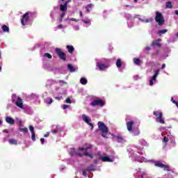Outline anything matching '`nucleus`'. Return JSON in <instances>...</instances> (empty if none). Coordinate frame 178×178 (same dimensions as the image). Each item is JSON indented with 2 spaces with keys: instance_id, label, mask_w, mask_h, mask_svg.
<instances>
[{
  "instance_id": "f257e3e1",
  "label": "nucleus",
  "mask_w": 178,
  "mask_h": 178,
  "mask_svg": "<svg viewBox=\"0 0 178 178\" xmlns=\"http://www.w3.org/2000/svg\"><path fill=\"white\" fill-rule=\"evenodd\" d=\"M97 126L99 130H101L102 131V137H103V138H108V137H106V134H108L109 129H108V127H106L105 123L99 121L97 123Z\"/></svg>"
},
{
  "instance_id": "f03ea898",
  "label": "nucleus",
  "mask_w": 178,
  "mask_h": 178,
  "mask_svg": "<svg viewBox=\"0 0 178 178\" xmlns=\"http://www.w3.org/2000/svg\"><path fill=\"white\" fill-rule=\"evenodd\" d=\"M155 20L158 23L159 26H163L165 24V19L163 15L159 12H156Z\"/></svg>"
},
{
  "instance_id": "7ed1b4c3",
  "label": "nucleus",
  "mask_w": 178,
  "mask_h": 178,
  "mask_svg": "<svg viewBox=\"0 0 178 178\" xmlns=\"http://www.w3.org/2000/svg\"><path fill=\"white\" fill-rule=\"evenodd\" d=\"M55 52L58 55V58L61 59V60H63V62L66 61V54L62 51L60 48H56Z\"/></svg>"
},
{
  "instance_id": "20e7f679",
  "label": "nucleus",
  "mask_w": 178,
  "mask_h": 178,
  "mask_svg": "<svg viewBox=\"0 0 178 178\" xmlns=\"http://www.w3.org/2000/svg\"><path fill=\"white\" fill-rule=\"evenodd\" d=\"M30 13L26 12L24 15L22 16V18L21 19V24L22 26H26L30 22Z\"/></svg>"
},
{
  "instance_id": "39448f33",
  "label": "nucleus",
  "mask_w": 178,
  "mask_h": 178,
  "mask_svg": "<svg viewBox=\"0 0 178 178\" xmlns=\"http://www.w3.org/2000/svg\"><path fill=\"white\" fill-rule=\"evenodd\" d=\"M90 105L92 106H101V107H102V106H105V103L102 99H95V100H93L90 103Z\"/></svg>"
},
{
  "instance_id": "423d86ee",
  "label": "nucleus",
  "mask_w": 178,
  "mask_h": 178,
  "mask_svg": "<svg viewBox=\"0 0 178 178\" xmlns=\"http://www.w3.org/2000/svg\"><path fill=\"white\" fill-rule=\"evenodd\" d=\"M154 165L155 166H157V168H161V169H163V170H167V172H172V170H170V167L168 165H165L161 163H156Z\"/></svg>"
},
{
  "instance_id": "0eeeda50",
  "label": "nucleus",
  "mask_w": 178,
  "mask_h": 178,
  "mask_svg": "<svg viewBox=\"0 0 178 178\" xmlns=\"http://www.w3.org/2000/svg\"><path fill=\"white\" fill-rule=\"evenodd\" d=\"M82 118H83V122H86V123H87V124H88V126H90L91 130H93L94 124L90 122L91 119L88 118V117H87V115H86L85 114L82 115Z\"/></svg>"
},
{
  "instance_id": "6e6552de",
  "label": "nucleus",
  "mask_w": 178,
  "mask_h": 178,
  "mask_svg": "<svg viewBox=\"0 0 178 178\" xmlns=\"http://www.w3.org/2000/svg\"><path fill=\"white\" fill-rule=\"evenodd\" d=\"M97 67H98V69L100 70L101 71H104V70H106V69L109 67V65L108 64L97 63Z\"/></svg>"
},
{
  "instance_id": "1a4fd4ad",
  "label": "nucleus",
  "mask_w": 178,
  "mask_h": 178,
  "mask_svg": "<svg viewBox=\"0 0 178 178\" xmlns=\"http://www.w3.org/2000/svg\"><path fill=\"white\" fill-rule=\"evenodd\" d=\"M15 105L18 106V108H21V109H23V99L22 97H18L17 101L15 102Z\"/></svg>"
},
{
  "instance_id": "9d476101",
  "label": "nucleus",
  "mask_w": 178,
  "mask_h": 178,
  "mask_svg": "<svg viewBox=\"0 0 178 178\" xmlns=\"http://www.w3.org/2000/svg\"><path fill=\"white\" fill-rule=\"evenodd\" d=\"M134 125V121H129L127 122V129L129 133L133 131V126Z\"/></svg>"
},
{
  "instance_id": "9b49d317",
  "label": "nucleus",
  "mask_w": 178,
  "mask_h": 178,
  "mask_svg": "<svg viewBox=\"0 0 178 178\" xmlns=\"http://www.w3.org/2000/svg\"><path fill=\"white\" fill-rule=\"evenodd\" d=\"M161 41H162V39L161 38H159V39H156V40H154L152 43V47H161Z\"/></svg>"
},
{
  "instance_id": "f8f14e48",
  "label": "nucleus",
  "mask_w": 178,
  "mask_h": 178,
  "mask_svg": "<svg viewBox=\"0 0 178 178\" xmlns=\"http://www.w3.org/2000/svg\"><path fill=\"white\" fill-rule=\"evenodd\" d=\"M67 3H69V1H65L63 5H60V10H61V12H66V10H67Z\"/></svg>"
},
{
  "instance_id": "ddd939ff",
  "label": "nucleus",
  "mask_w": 178,
  "mask_h": 178,
  "mask_svg": "<svg viewBox=\"0 0 178 178\" xmlns=\"http://www.w3.org/2000/svg\"><path fill=\"white\" fill-rule=\"evenodd\" d=\"M156 122L157 123H161V124H165V120H163V115H160L156 118Z\"/></svg>"
},
{
  "instance_id": "4468645a",
  "label": "nucleus",
  "mask_w": 178,
  "mask_h": 178,
  "mask_svg": "<svg viewBox=\"0 0 178 178\" xmlns=\"http://www.w3.org/2000/svg\"><path fill=\"white\" fill-rule=\"evenodd\" d=\"M6 122L8 123V124H15V120L10 117H6Z\"/></svg>"
},
{
  "instance_id": "2eb2a0df",
  "label": "nucleus",
  "mask_w": 178,
  "mask_h": 178,
  "mask_svg": "<svg viewBox=\"0 0 178 178\" xmlns=\"http://www.w3.org/2000/svg\"><path fill=\"white\" fill-rule=\"evenodd\" d=\"M94 170H95V169L92 167V169L83 170L82 173L83 175L85 176V177H87V172H94Z\"/></svg>"
},
{
  "instance_id": "dca6fc26",
  "label": "nucleus",
  "mask_w": 178,
  "mask_h": 178,
  "mask_svg": "<svg viewBox=\"0 0 178 178\" xmlns=\"http://www.w3.org/2000/svg\"><path fill=\"white\" fill-rule=\"evenodd\" d=\"M131 133H133V136H140V129L136 128V129H132V131H131Z\"/></svg>"
},
{
  "instance_id": "f3484780",
  "label": "nucleus",
  "mask_w": 178,
  "mask_h": 178,
  "mask_svg": "<svg viewBox=\"0 0 178 178\" xmlns=\"http://www.w3.org/2000/svg\"><path fill=\"white\" fill-rule=\"evenodd\" d=\"M101 159L103 162H113V160L111 159L109 156H103Z\"/></svg>"
},
{
  "instance_id": "a211bd4d",
  "label": "nucleus",
  "mask_w": 178,
  "mask_h": 178,
  "mask_svg": "<svg viewBox=\"0 0 178 178\" xmlns=\"http://www.w3.org/2000/svg\"><path fill=\"white\" fill-rule=\"evenodd\" d=\"M67 49L69 54H73V51H74V47H73L72 45H67Z\"/></svg>"
},
{
  "instance_id": "6ab92c4d",
  "label": "nucleus",
  "mask_w": 178,
  "mask_h": 178,
  "mask_svg": "<svg viewBox=\"0 0 178 178\" xmlns=\"http://www.w3.org/2000/svg\"><path fill=\"white\" fill-rule=\"evenodd\" d=\"M153 115H154V116L156 118H159V116H163V113L161 111H154Z\"/></svg>"
},
{
  "instance_id": "aec40b11",
  "label": "nucleus",
  "mask_w": 178,
  "mask_h": 178,
  "mask_svg": "<svg viewBox=\"0 0 178 178\" xmlns=\"http://www.w3.org/2000/svg\"><path fill=\"white\" fill-rule=\"evenodd\" d=\"M1 29L3 33H9V26L4 24L2 26Z\"/></svg>"
},
{
  "instance_id": "412c9836",
  "label": "nucleus",
  "mask_w": 178,
  "mask_h": 178,
  "mask_svg": "<svg viewBox=\"0 0 178 178\" xmlns=\"http://www.w3.org/2000/svg\"><path fill=\"white\" fill-rule=\"evenodd\" d=\"M80 83L83 86H86V84H87V83H88V81H87V79H86V78H81Z\"/></svg>"
},
{
  "instance_id": "4be33fe9",
  "label": "nucleus",
  "mask_w": 178,
  "mask_h": 178,
  "mask_svg": "<svg viewBox=\"0 0 178 178\" xmlns=\"http://www.w3.org/2000/svg\"><path fill=\"white\" fill-rule=\"evenodd\" d=\"M67 67L71 73H73V72H76L74 67H73L72 64H68Z\"/></svg>"
},
{
  "instance_id": "5701e85b",
  "label": "nucleus",
  "mask_w": 178,
  "mask_h": 178,
  "mask_svg": "<svg viewBox=\"0 0 178 178\" xmlns=\"http://www.w3.org/2000/svg\"><path fill=\"white\" fill-rule=\"evenodd\" d=\"M168 143H169V138H168V136H164L163 138V143L164 144L165 147L168 145Z\"/></svg>"
},
{
  "instance_id": "b1692460",
  "label": "nucleus",
  "mask_w": 178,
  "mask_h": 178,
  "mask_svg": "<svg viewBox=\"0 0 178 178\" xmlns=\"http://www.w3.org/2000/svg\"><path fill=\"white\" fill-rule=\"evenodd\" d=\"M117 67H118V69H120V67H122V60L120 59H118L115 63Z\"/></svg>"
},
{
  "instance_id": "393cba45",
  "label": "nucleus",
  "mask_w": 178,
  "mask_h": 178,
  "mask_svg": "<svg viewBox=\"0 0 178 178\" xmlns=\"http://www.w3.org/2000/svg\"><path fill=\"white\" fill-rule=\"evenodd\" d=\"M18 130H19V131H21L22 133H29V129H27V127L19 128Z\"/></svg>"
},
{
  "instance_id": "a878e982",
  "label": "nucleus",
  "mask_w": 178,
  "mask_h": 178,
  "mask_svg": "<svg viewBox=\"0 0 178 178\" xmlns=\"http://www.w3.org/2000/svg\"><path fill=\"white\" fill-rule=\"evenodd\" d=\"M9 143L11 145H17V140H16L15 139H13V138L10 139Z\"/></svg>"
},
{
  "instance_id": "bb28decb",
  "label": "nucleus",
  "mask_w": 178,
  "mask_h": 178,
  "mask_svg": "<svg viewBox=\"0 0 178 178\" xmlns=\"http://www.w3.org/2000/svg\"><path fill=\"white\" fill-rule=\"evenodd\" d=\"M165 7L168 9H172V8H173V6H172V2L170 1L166 2Z\"/></svg>"
},
{
  "instance_id": "cd10ccee",
  "label": "nucleus",
  "mask_w": 178,
  "mask_h": 178,
  "mask_svg": "<svg viewBox=\"0 0 178 178\" xmlns=\"http://www.w3.org/2000/svg\"><path fill=\"white\" fill-rule=\"evenodd\" d=\"M134 62L135 65H141V60L139 58H134Z\"/></svg>"
},
{
  "instance_id": "c85d7f7f",
  "label": "nucleus",
  "mask_w": 178,
  "mask_h": 178,
  "mask_svg": "<svg viewBox=\"0 0 178 178\" xmlns=\"http://www.w3.org/2000/svg\"><path fill=\"white\" fill-rule=\"evenodd\" d=\"M166 33H168V29H163V30L159 31L158 34L159 35H162V34H165Z\"/></svg>"
},
{
  "instance_id": "c756f323",
  "label": "nucleus",
  "mask_w": 178,
  "mask_h": 178,
  "mask_svg": "<svg viewBox=\"0 0 178 178\" xmlns=\"http://www.w3.org/2000/svg\"><path fill=\"white\" fill-rule=\"evenodd\" d=\"M65 15H66V11H63L60 15V22H62L63 20V18L65 17Z\"/></svg>"
},
{
  "instance_id": "7c9ffc66",
  "label": "nucleus",
  "mask_w": 178,
  "mask_h": 178,
  "mask_svg": "<svg viewBox=\"0 0 178 178\" xmlns=\"http://www.w3.org/2000/svg\"><path fill=\"white\" fill-rule=\"evenodd\" d=\"M115 138H117V140H118V141L119 142V143H122V141H123V137H122V136H115Z\"/></svg>"
},
{
  "instance_id": "2f4dec72",
  "label": "nucleus",
  "mask_w": 178,
  "mask_h": 178,
  "mask_svg": "<svg viewBox=\"0 0 178 178\" xmlns=\"http://www.w3.org/2000/svg\"><path fill=\"white\" fill-rule=\"evenodd\" d=\"M44 56H46L47 58H48V59H52V55L49 53H45Z\"/></svg>"
},
{
  "instance_id": "473e14b6",
  "label": "nucleus",
  "mask_w": 178,
  "mask_h": 178,
  "mask_svg": "<svg viewBox=\"0 0 178 178\" xmlns=\"http://www.w3.org/2000/svg\"><path fill=\"white\" fill-rule=\"evenodd\" d=\"M31 134L32 141H35V132H32Z\"/></svg>"
},
{
  "instance_id": "72a5a7b5",
  "label": "nucleus",
  "mask_w": 178,
  "mask_h": 178,
  "mask_svg": "<svg viewBox=\"0 0 178 178\" xmlns=\"http://www.w3.org/2000/svg\"><path fill=\"white\" fill-rule=\"evenodd\" d=\"M82 22L85 23V24H90V23H91V21L90 19L88 20L82 19Z\"/></svg>"
},
{
  "instance_id": "f704fd0d",
  "label": "nucleus",
  "mask_w": 178,
  "mask_h": 178,
  "mask_svg": "<svg viewBox=\"0 0 178 178\" xmlns=\"http://www.w3.org/2000/svg\"><path fill=\"white\" fill-rule=\"evenodd\" d=\"M29 130L31 133H34V127L33 125L29 126Z\"/></svg>"
},
{
  "instance_id": "c9c22d12",
  "label": "nucleus",
  "mask_w": 178,
  "mask_h": 178,
  "mask_svg": "<svg viewBox=\"0 0 178 178\" xmlns=\"http://www.w3.org/2000/svg\"><path fill=\"white\" fill-rule=\"evenodd\" d=\"M65 102L67 104H72V100L70 99V98H67Z\"/></svg>"
},
{
  "instance_id": "e433bc0d",
  "label": "nucleus",
  "mask_w": 178,
  "mask_h": 178,
  "mask_svg": "<svg viewBox=\"0 0 178 178\" xmlns=\"http://www.w3.org/2000/svg\"><path fill=\"white\" fill-rule=\"evenodd\" d=\"M85 148V151H88V149H90L91 148H92V145H89L88 147H84Z\"/></svg>"
},
{
  "instance_id": "4c0bfd02",
  "label": "nucleus",
  "mask_w": 178,
  "mask_h": 178,
  "mask_svg": "<svg viewBox=\"0 0 178 178\" xmlns=\"http://www.w3.org/2000/svg\"><path fill=\"white\" fill-rule=\"evenodd\" d=\"M159 72H161V70H157L155 72L154 76H158V75L159 74Z\"/></svg>"
},
{
  "instance_id": "58836bf2",
  "label": "nucleus",
  "mask_w": 178,
  "mask_h": 178,
  "mask_svg": "<svg viewBox=\"0 0 178 178\" xmlns=\"http://www.w3.org/2000/svg\"><path fill=\"white\" fill-rule=\"evenodd\" d=\"M159 72H161V70H157L155 72L154 76H158V75L159 74Z\"/></svg>"
},
{
  "instance_id": "ea45409f",
  "label": "nucleus",
  "mask_w": 178,
  "mask_h": 178,
  "mask_svg": "<svg viewBox=\"0 0 178 178\" xmlns=\"http://www.w3.org/2000/svg\"><path fill=\"white\" fill-rule=\"evenodd\" d=\"M92 3H90V4H88L86 8H88V9H91V8H92Z\"/></svg>"
},
{
  "instance_id": "a19ab883",
  "label": "nucleus",
  "mask_w": 178,
  "mask_h": 178,
  "mask_svg": "<svg viewBox=\"0 0 178 178\" xmlns=\"http://www.w3.org/2000/svg\"><path fill=\"white\" fill-rule=\"evenodd\" d=\"M69 105H66V104H64L63 106V109H67V108H69Z\"/></svg>"
},
{
  "instance_id": "79ce46f5",
  "label": "nucleus",
  "mask_w": 178,
  "mask_h": 178,
  "mask_svg": "<svg viewBox=\"0 0 178 178\" xmlns=\"http://www.w3.org/2000/svg\"><path fill=\"white\" fill-rule=\"evenodd\" d=\"M40 141L42 144H44V143H45V139L44 138H41Z\"/></svg>"
},
{
  "instance_id": "37998d69",
  "label": "nucleus",
  "mask_w": 178,
  "mask_h": 178,
  "mask_svg": "<svg viewBox=\"0 0 178 178\" xmlns=\"http://www.w3.org/2000/svg\"><path fill=\"white\" fill-rule=\"evenodd\" d=\"M149 86H154V80L150 79V81H149Z\"/></svg>"
},
{
  "instance_id": "c03bdc74",
  "label": "nucleus",
  "mask_w": 178,
  "mask_h": 178,
  "mask_svg": "<svg viewBox=\"0 0 178 178\" xmlns=\"http://www.w3.org/2000/svg\"><path fill=\"white\" fill-rule=\"evenodd\" d=\"M54 102V99H50L49 102L47 103L48 105H51V104H52Z\"/></svg>"
},
{
  "instance_id": "a18cd8bd",
  "label": "nucleus",
  "mask_w": 178,
  "mask_h": 178,
  "mask_svg": "<svg viewBox=\"0 0 178 178\" xmlns=\"http://www.w3.org/2000/svg\"><path fill=\"white\" fill-rule=\"evenodd\" d=\"M78 149L79 151H86L85 147H79Z\"/></svg>"
},
{
  "instance_id": "49530a36",
  "label": "nucleus",
  "mask_w": 178,
  "mask_h": 178,
  "mask_svg": "<svg viewBox=\"0 0 178 178\" xmlns=\"http://www.w3.org/2000/svg\"><path fill=\"white\" fill-rule=\"evenodd\" d=\"M90 153H88V152H84L83 153V155H86V156H90Z\"/></svg>"
},
{
  "instance_id": "de8ad7c7",
  "label": "nucleus",
  "mask_w": 178,
  "mask_h": 178,
  "mask_svg": "<svg viewBox=\"0 0 178 178\" xmlns=\"http://www.w3.org/2000/svg\"><path fill=\"white\" fill-rule=\"evenodd\" d=\"M86 10L87 13H90V12H91V10L90 8H88L87 7H86Z\"/></svg>"
},
{
  "instance_id": "09e8293b",
  "label": "nucleus",
  "mask_w": 178,
  "mask_h": 178,
  "mask_svg": "<svg viewBox=\"0 0 178 178\" xmlns=\"http://www.w3.org/2000/svg\"><path fill=\"white\" fill-rule=\"evenodd\" d=\"M156 77H158V76H156V75H153L152 80H153V81L156 80Z\"/></svg>"
},
{
  "instance_id": "8fccbe9b",
  "label": "nucleus",
  "mask_w": 178,
  "mask_h": 178,
  "mask_svg": "<svg viewBox=\"0 0 178 178\" xmlns=\"http://www.w3.org/2000/svg\"><path fill=\"white\" fill-rule=\"evenodd\" d=\"M76 155H78V156H80L81 158H83V154L81 153H76Z\"/></svg>"
},
{
  "instance_id": "3c124183",
  "label": "nucleus",
  "mask_w": 178,
  "mask_h": 178,
  "mask_svg": "<svg viewBox=\"0 0 178 178\" xmlns=\"http://www.w3.org/2000/svg\"><path fill=\"white\" fill-rule=\"evenodd\" d=\"M44 137H49V132H47L46 134H44Z\"/></svg>"
},
{
  "instance_id": "603ef678",
  "label": "nucleus",
  "mask_w": 178,
  "mask_h": 178,
  "mask_svg": "<svg viewBox=\"0 0 178 178\" xmlns=\"http://www.w3.org/2000/svg\"><path fill=\"white\" fill-rule=\"evenodd\" d=\"M145 49H147V51H149L151 49V47H149V46H147L145 47Z\"/></svg>"
},
{
  "instance_id": "864d4df0",
  "label": "nucleus",
  "mask_w": 178,
  "mask_h": 178,
  "mask_svg": "<svg viewBox=\"0 0 178 178\" xmlns=\"http://www.w3.org/2000/svg\"><path fill=\"white\" fill-rule=\"evenodd\" d=\"M145 23H149V22H151V19H147L145 20Z\"/></svg>"
},
{
  "instance_id": "5fc2aeb1",
  "label": "nucleus",
  "mask_w": 178,
  "mask_h": 178,
  "mask_svg": "<svg viewBox=\"0 0 178 178\" xmlns=\"http://www.w3.org/2000/svg\"><path fill=\"white\" fill-rule=\"evenodd\" d=\"M165 67H166V65L163 64L161 66V70H163Z\"/></svg>"
},
{
  "instance_id": "6e6d98bb",
  "label": "nucleus",
  "mask_w": 178,
  "mask_h": 178,
  "mask_svg": "<svg viewBox=\"0 0 178 178\" xmlns=\"http://www.w3.org/2000/svg\"><path fill=\"white\" fill-rule=\"evenodd\" d=\"M57 27H58V29H62L63 27V25L60 24Z\"/></svg>"
},
{
  "instance_id": "4d7b16f0",
  "label": "nucleus",
  "mask_w": 178,
  "mask_h": 178,
  "mask_svg": "<svg viewBox=\"0 0 178 178\" xmlns=\"http://www.w3.org/2000/svg\"><path fill=\"white\" fill-rule=\"evenodd\" d=\"M94 163H95V165H97V163H98V160L95 159L94 160Z\"/></svg>"
},
{
  "instance_id": "13d9d810",
  "label": "nucleus",
  "mask_w": 178,
  "mask_h": 178,
  "mask_svg": "<svg viewBox=\"0 0 178 178\" xmlns=\"http://www.w3.org/2000/svg\"><path fill=\"white\" fill-rule=\"evenodd\" d=\"M94 169V165H91V166H89V167H88V168L87 169Z\"/></svg>"
},
{
  "instance_id": "bf43d9fd",
  "label": "nucleus",
  "mask_w": 178,
  "mask_h": 178,
  "mask_svg": "<svg viewBox=\"0 0 178 178\" xmlns=\"http://www.w3.org/2000/svg\"><path fill=\"white\" fill-rule=\"evenodd\" d=\"M89 158H90L91 159H92L94 158V156L92 154H89Z\"/></svg>"
},
{
  "instance_id": "052dcab7",
  "label": "nucleus",
  "mask_w": 178,
  "mask_h": 178,
  "mask_svg": "<svg viewBox=\"0 0 178 178\" xmlns=\"http://www.w3.org/2000/svg\"><path fill=\"white\" fill-rule=\"evenodd\" d=\"M175 15H177V16H178V10H176L175 11Z\"/></svg>"
},
{
  "instance_id": "680f3d73",
  "label": "nucleus",
  "mask_w": 178,
  "mask_h": 178,
  "mask_svg": "<svg viewBox=\"0 0 178 178\" xmlns=\"http://www.w3.org/2000/svg\"><path fill=\"white\" fill-rule=\"evenodd\" d=\"M51 133H53V134H55V133H56V130H52Z\"/></svg>"
},
{
  "instance_id": "e2e57ef3",
  "label": "nucleus",
  "mask_w": 178,
  "mask_h": 178,
  "mask_svg": "<svg viewBox=\"0 0 178 178\" xmlns=\"http://www.w3.org/2000/svg\"><path fill=\"white\" fill-rule=\"evenodd\" d=\"M171 101L172 102L173 104H175V102H176V100H173V97L171 98Z\"/></svg>"
},
{
  "instance_id": "0e129e2a",
  "label": "nucleus",
  "mask_w": 178,
  "mask_h": 178,
  "mask_svg": "<svg viewBox=\"0 0 178 178\" xmlns=\"http://www.w3.org/2000/svg\"><path fill=\"white\" fill-rule=\"evenodd\" d=\"M79 15H80V16H83V12L79 11Z\"/></svg>"
},
{
  "instance_id": "69168bd1",
  "label": "nucleus",
  "mask_w": 178,
  "mask_h": 178,
  "mask_svg": "<svg viewBox=\"0 0 178 178\" xmlns=\"http://www.w3.org/2000/svg\"><path fill=\"white\" fill-rule=\"evenodd\" d=\"M3 132H4V133H9V131H8V130H6V129H5V130L3 131Z\"/></svg>"
},
{
  "instance_id": "338daca9",
  "label": "nucleus",
  "mask_w": 178,
  "mask_h": 178,
  "mask_svg": "<svg viewBox=\"0 0 178 178\" xmlns=\"http://www.w3.org/2000/svg\"><path fill=\"white\" fill-rule=\"evenodd\" d=\"M125 8H130V6H129V5H125Z\"/></svg>"
},
{
  "instance_id": "774afa93",
  "label": "nucleus",
  "mask_w": 178,
  "mask_h": 178,
  "mask_svg": "<svg viewBox=\"0 0 178 178\" xmlns=\"http://www.w3.org/2000/svg\"><path fill=\"white\" fill-rule=\"evenodd\" d=\"M135 3H137L138 0H134Z\"/></svg>"
}]
</instances>
